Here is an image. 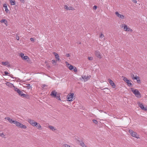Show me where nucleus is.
Masks as SVG:
<instances>
[{
	"label": "nucleus",
	"mask_w": 147,
	"mask_h": 147,
	"mask_svg": "<svg viewBox=\"0 0 147 147\" xmlns=\"http://www.w3.org/2000/svg\"><path fill=\"white\" fill-rule=\"evenodd\" d=\"M10 3L11 5H14L15 4L14 0H9Z\"/></svg>",
	"instance_id": "23"
},
{
	"label": "nucleus",
	"mask_w": 147,
	"mask_h": 147,
	"mask_svg": "<svg viewBox=\"0 0 147 147\" xmlns=\"http://www.w3.org/2000/svg\"><path fill=\"white\" fill-rule=\"evenodd\" d=\"M79 44H81V42H79Z\"/></svg>",
	"instance_id": "56"
},
{
	"label": "nucleus",
	"mask_w": 147,
	"mask_h": 147,
	"mask_svg": "<svg viewBox=\"0 0 147 147\" xmlns=\"http://www.w3.org/2000/svg\"><path fill=\"white\" fill-rule=\"evenodd\" d=\"M131 77H132V78H133V77H134V74H132L131 75Z\"/></svg>",
	"instance_id": "53"
},
{
	"label": "nucleus",
	"mask_w": 147,
	"mask_h": 147,
	"mask_svg": "<svg viewBox=\"0 0 147 147\" xmlns=\"http://www.w3.org/2000/svg\"><path fill=\"white\" fill-rule=\"evenodd\" d=\"M35 126H36L38 129H40V128L41 127V126L39 123H37V124Z\"/></svg>",
	"instance_id": "22"
},
{
	"label": "nucleus",
	"mask_w": 147,
	"mask_h": 147,
	"mask_svg": "<svg viewBox=\"0 0 147 147\" xmlns=\"http://www.w3.org/2000/svg\"><path fill=\"white\" fill-rule=\"evenodd\" d=\"M3 7L5 8V11H6V12L7 13L9 11V10L7 9V6H6L5 4H4L3 5Z\"/></svg>",
	"instance_id": "20"
},
{
	"label": "nucleus",
	"mask_w": 147,
	"mask_h": 147,
	"mask_svg": "<svg viewBox=\"0 0 147 147\" xmlns=\"http://www.w3.org/2000/svg\"><path fill=\"white\" fill-rule=\"evenodd\" d=\"M17 81L18 82H21V80H20V79H18L17 80Z\"/></svg>",
	"instance_id": "52"
},
{
	"label": "nucleus",
	"mask_w": 147,
	"mask_h": 147,
	"mask_svg": "<svg viewBox=\"0 0 147 147\" xmlns=\"http://www.w3.org/2000/svg\"><path fill=\"white\" fill-rule=\"evenodd\" d=\"M20 1L22 2H24V0H20Z\"/></svg>",
	"instance_id": "55"
},
{
	"label": "nucleus",
	"mask_w": 147,
	"mask_h": 147,
	"mask_svg": "<svg viewBox=\"0 0 147 147\" xmlns=\"http://www.w3.org/2000/svg\"><path fill=\"white\" fill-rule=\"evenodd\" d=\"M30 40L31 41H32L34 42V39L33 38H30Z\"/></svg>",
	"instance_id": "48"
},
{
	"label": "nucleus",
	"mask_w": 147,
	"mask_h": 147,
	"mask_svg": "<svg viewBox=\"0 0 147 147\" xmlns=\"http://www.w3.org/2000/svg\"><path fill=\"white\" fill-rule=\"evenodd\" d=\"M115 14L117 15V17H118L120 18L123 19L124 18V16L123 15L119 13L117 11H116L115 12Z\"/></svg>",
	"instance_id": "9"
},
{
	"label": "nucleus",
	"mask_w": 147,
	"mask_h": 147,
	"mask_svg": "<svg viewBox=\"0 0 147 147\" xmlns=\"http://www.w3.org/2000/svg\"><path fill=\"white\" fill-rule=\"evenodd\" d=\"M13 88H14V90H15V91L16 92H17L20 90V89H18V88H16L14 86H13Z\"/></svg>",
	"instance_id": "26"
},
{
	"label": "nucleus",
	"mask_w": 147,
	"mask_h": 147,
	"mask_svg": "<svg viewBox=\"0 0 147 147\" xmlns=\"http://www.w3.org/2000/svg\"><path fill=\"white\" fill-rule=\"evenodd\" d=\"M27 87L28 89H30L31 87V86H30V84H28L27 85Z\"/></svg>",
	"instance_id": "42"
},
{
	"label": "nucleus",
	"mask_w": 147,
	"mask_h": 147,
	"mask_svg": "<svg viewBox=\"0 0 147 147\" xmlns=\"http://www.w3.org/2000/svg\"><path fill=\"white\" fill-rule=\"evenodd\" d=\"M20 56L23 59V57L24 56V54L23 53H20Z\"/></svg>",
	"instance_id": "34"
},
{
	"label": "nucleus",
	"mask_w": 147,
	"mask_h": 147,
	"mask_svg": "<svg viewBox=\"0 0 147 147\" xmlns=\"http://www.w3.org/2000/svg\"><path fill=\"white\" fill-rule=\"evenodd\" d=\"M66 63L67 65V64H68V67L70 70H71L73 69L74 67L72 65H70V64L68 63L67 62H66Z\"/></svg>",
	"instance_id": "15"
},
{
	"label": "nucleus",
	"mask_w": 147,
	"mask_h": 147,
	"mask_svg": "<svg viewBox=\"0 0 147 147\" xmlns=\"http://www.w3.org/2000/svg\"><path fill=\"white\" fill-rule=\"evenodd\" d=\"M88 59L89 60H92L93 59V58L91 57H88Z\"/></svg>",
	"instance_id": "45"
},
{
	"label": "nucleus",
	"mask_w": 147,
	"mask_h": 147,
	"mask_svg": "<svg viewBox=\"0 0 147 147\" xmlns=\"http://www.w3.org/2000/svg\"><path fill=\"white\" fill-rule=\"evenodd\" d=\"M16 38L18 40H19V37L17 34L16 35Z\"/></svg>",
	"instance_id": "41"
},
{
	"label": "nucleus",
	"mask_w": 147,
	"mask_h": 147,
	"mask_svg": "<svg viewBox=\"0 0 147 147\" xmlns=\"http://www.w3.org/2000/svg\"><path fill=\"white\" fill-rule=\"evenodd\" d=\"M53 53L55 57V58L56 59V61H59L60 60V58L58 54L55 52H53Z\"/></svg>",
	"instance_id": "10"
},
{
	"label": "nucleus",
	"mask_w": 147,
	"mask_h": 147,
	"mask_svg": "<svg viewBox=\"0 0 147 147\" xmlns=\"http://www.w3.org/2000/svg\"><path fill=\"white\" fill-rule=\"evenodd\" d=\"M46 86H47V85L45 84H43L42 85V87L43 88H44Z\"/></svg>",
	"instance_id": "51"
},
{
	"label": "nucleus",
	"mask_w": 147,
	"mask_h": 147,
	"mask_svg": "<svg viewBox=\"0 0 147 147\" xmlns=\"http://www.w3.org/2000/svg\"><path fill=\"white\" fill-rule=\"evenodd\" d=\"M126 31L128 32H132V30L131 29H130V28H127V30H126Z\"/></svg>",
	"instance_id": "35"
},
{
	"label": "nucleus",
	"mask_w": 147,
	"mask_h": 147,
	"mask_svg": "<svg viewBox=\"0 0 147 147\" xmlns=\"http://www.w3.org/2000/svg\"><path fill=\"white\" fill-rule=\"evenodd\" d=\"M139 77L138 76H136L134 77H133V80H137L138 79V78H139Z\"/></svg>",
	"instance_id": "37"
},
{
	"label": "nucleus",
	"mask_w": 147,
	"mask_h": 147,
	"mask_svg": "<svg viewBox=\"0 0 147 147\" xmlns=\"http://www.w3.org/2000/svg\"><path fill=\"white\" fill-rule=\"evenodd\" d=\"M18 127L24 129H26L27 127L26 125H23V124L21 123L19 125Z\"/></svg>",
	"instance_id": "16"
},
{
	"label": "nucleus",
	"mask_w": 147,
	"mask_h": 147,
	"mask_svg": "<svg viewBox=\"0 0 147 147\" xmlns=\"http://www.w3.org/2000/svg\"><path fill=\"white\" fill-rule=\"evenodd\" d=\"M64 8L67 10H75V9L74 7L71 6L68 7L66 5L64 6Z\"/></svg>",
	"instance_id": "7"
},
{
	"label": "nucleus",
	"mask_w": 147,
	"mask_h": 147,
	"mask_svg": "<svg viewBox=\"0 0 147 147\" xmlns=\"http://www.w3.org/2000/svg\"><path fill=\"white\" fill-rule=\"evenodd\" d=\"M74 71L75 72H76L77 71V69L75 67H74Z\"/></svg>",
	"instance_id": "38"
},
{
	"label": "nucleus",
	"mask_w": 147,
	"mask_h": 147,
	"mask_svg": "<svg viewBox=\"0 0 147 147\" xmlns=\"http://www.w3.org/2000/svg\"><path fill=\"white\" fill-rule=\"evenodd\" d=\"M0 22L1 23H4L5 24H6L7 23V22L5 19H3L1 20L0 21Z\"/></svg>",
	"instance_id": "19"
},
{
	"label": "nucleus",
	"mask_w": 147,
	"mask_h": 147,
	"mask_svg": "<svg viewBox=\"0 0 147 147\" xmlns=\"http://www.w3.org/2000/svg\"><path fill=\"white\" fill-rule=\"evenodd\" d=\"M95 54L96 56L99 58H101V57L100 55V52L99 51H95Z\"/></svg>",
	"instance_id": "11"
},
{
	"label": "nucleus",
	"mask_w": 147,
	"mask_h": 147,
	"mask_svg": "<svg viewBox=\"0 0 147 147\" xmlns=\"http://www.w3.org/2000/svg\"><path fill=\"white\" fill-rule=\"evenodd\" d=\"M2 135H3L4 136V135L3 134V133H2L1 134H0V136H2Z\"/></svg>",
	"instance_id": "54"
},
{
	"label": "nucleus",
	"mask_w": 147,
	"mask_h": 147,
	"mask_svg": "<svg viewBox=\"0 0 147 147\" xmlns=\"http://www.w3.org/2000/svg\"><path fill=\"white\" fill-rule=\"evenodd\" d=\"M28 122L33 126H35L37 124V123L33 120L28 119Z\"/></svg>",
	"instance_id": "4"
},
{
	"label": "nucleus",
	"mask_w": 147,
	"mask_h": 147,
	"mask_svg": "<svg viewBox=\"0 0 147 147\" xmlns=\"http://www.w3.org/2000/svg\"><path fill=\"white\" fill-rule=\"evenodd\" d=\"M55 98H56L57 99H58L59 100H61L60 98V96L59 94H57V96Z\"/></svg>",
	"instance_id": "27"
},
{
	"label": "nucleus",
	"mask_w": 147,
	"mask_h": 147,
	"mask_svg": "<svg viewBox=\"0 0 147 147\" xmlns=\"http://www.w3.org/2000/svg\"><path fill=\"white\" fill-rule=\"evenodd\" d=\"M49 128L53 131H55L56 129L54 128V127L52 126H49Z\"/></svg>",
	"instance_id": "25"
},
{
	"label": "nucleus",
	"mask_w": 147,
	"mask_h": 147,
	"mask_svg": "<svg viewBox=\"0 0 147 147\" xmlns=\"http://www.w3.org/2000/svg\"><path fill=\"white\" fill-rule=\"evenodd\" d=\"M127 83L128 86L129 87L131 86L132 85V83L131 82H130V81L129 82H127Z\"/></svg>",
	"instance_id": "29"
},
{
	"label": "nucleus",
	"mask_w": 147,
	"mask_h": 147,
	"mask_svg": "<svg viewBox=\"0 0 147 147\" xmlns=\"http://www.w3.org/2000/svg\"><path fill=\"white\" fill-rule=\"evenodd\" d=\"M1 64L3 65H7L9 66L10 65L8 61L2 62L1 63Z\"/></svg>",
	"instance_id": "18"
},
{
	"label": "nucleus",
	"mask_w": 147,
	"mask_h": 147,
	"mask_svg": "<svg viewBox=\"0 0 147 147\" xmlns=\"http://www.w3.org/2000/svg\"><path fill=\"white\" fill-rule=\"evenodd\" d=\"M92 121L93 122V123H94L95 124H98V121L96 120H95V119H93L92 120Z\"/></svg>",
	"instance_id": "32"
},
{
	"label": "nucleus",
	"mask_w": 147,
	"mask_h": 147,
	"mask_svg": "<svg viewBox=\"0 0 147 147\" xmlns=\"http://www.w3.org/2000/svg\"><path fill=\"white\" fill-rule=\"evenodd\" d=\"M139 105L140 107L142 109L144 107V106L143 104L141 103H140L139 104Z\"/></svg>",
	"instance_id": "28"
},
{
	"label": "nucleus",
	"mask_w": 147,
	"mask_h": 147,
	"mask_svg": "<svg viewBox=\"0 0 147 147\" xmlns=\"http://www.w3.org/2000/svg\"><path fill=\"white\" fill-rule=\"evenodd\" d=\"M79 44H81V42H79Z\"/></svg>",
	"instance_id": "57"
},
{
	"label": "nucleus",
	"mask_w": 147,
	"mask_h": 147,
	"mask_svg": "<svg viewBox=\"0 0 147 147\" xmlns=\"http://www.w3.org/2000/svg\"><path fill=\"white\" fill-rule=\"evenodd\" d=\"M136 80H137V82L138 83H140V80L139 77V78H138V79Z\"/></svg>",
	"instance_id": "39"
},
{
	"label": "nucleus",
	"mask_w": 147,
	"mask_h": 147,
	"mask_svg": "<svg viewBox=\"0 0 147 147\" xmlns=\"http://www.w3.org/2000/svg\"><path fill=\"white\" fill-rule=\"evenodd\" d=\"M90 76H82V79H83L84 81V82H86L88 80L90 79Z\"/></svg>",
	"instance_id": "8"
},
{
	"label": "nucleus",
	"mask_w": 147,
	"mask_h": 147,
	"mask_svg": "<svg viewBox=\"0 0 147 147\" xmlns=\"http://www.w3.org/2000/svg\"><path fill=\"white\" fill-rule=\"evenodd\" d=\"M26 95L24 94H22L21 96H23V97H26Z\"/></svg>",
	"instance_id": "43"
},
{
	"label": "nucleus",
	"mask_w": 147,
	"mask_h": 147,
	"mask_svg": "<svg viewBox=\"0 0 147 147\" xmlns=\"http://www.w3.org/2000/svg\"><path fill=\"white\" fill-rule=\"evenodd\" d=\"M131 91L138 98L141 97V94L138 90L136 89H134L133 88H131Z\"/></svg>",
	"instance_id": "1"
},
{
	"label": "nucleus",
	"mask_w": 147,
	"mask_h": 147,
	"mask_svg": "<svg viewBox=\"0 0 147 147\" xmlns=\"http://www.w3.org/2000/svg\"><path fill=\"white\" fill-rule=\"evenodd\" d=\"M132 1L133 2L135 3H137L136 0H132Z\"/></svg>",
	"instance_id": "49"
},
{
	"label": "nucleus",
	"mask_w": 147,
	"mask_h": 147,
	"mask_svg": "<svg viewBox=\"0 0 147 147\" xmlns=\"http://www.w3.org/2000/svg\"><path fill=\"white\" fill-rule=\"evenodd\" d=\"M78 141L80 143V145L82 147H87V146L85 145L84 142L80 140H78Z\"/></svg>",
	"instance_id": "13"
},
{
	"label": "nucleus",
	"mask_w": 147,
	"mask_h": 147,
	"mask_svg": "<svg viewBox=\"0 0 147 147\" xmlns=\"http://www.w3.org/2000/svg\"><path fill=\"white\" fill-rule=\"evenodd\" d=\"M123 80L124 81V82H126V83H127V82H129V80L125 77H123Z\"/></svg>",
	"instance_id": "24"
},
{
	"label": "nucleus",
	"mask_w": 147,
	"mask_h": 147,
	"mask_svg": "<svg viewBox=\"0 0 147 147\" xmlns=\"http://www.w3.org/2000/svg\"><path fill=\"white\" fill-rule=\"evenodd\" d=\"M74 94L73 93H70L67 96V98L68 100L69 101H73Z\"/></svg>",
	"instance_id": "3"
},
{
	"label": "nucleus",
	"mask_w": 147,
	"mask_h": 147,
	"mask_svg": "<svg viewBox=\"0 0 147 147\" xmlns=\"http://www.w3.org/2000/svg\"><path fill=\"white\" fill-rule=\"evenodd\" d=\"M63 147H70V145L67 144H64L63 145Z\"/></svg>",
	"instance_id": "31"
},
{
	"label": "nucleus",
	"mask_w": 147,
	"mask_h": 147,
	"mask_svg": "<svg viewBox=\"0 0 147 147\" xmlns=\"http://www.w3.org/2000/svg\"><path fill=\"white\" fill-rule=\"evenodd\" d=\"M57 95V92L55 90L52 91L50 94V95L53 98L56 97Z\"/></svg>",
	"instance_id": "6"
},
{
	"label": "nucleus",
	"mask_w": 147,
	"mask_h": 147,
	"mask_svg": "<svg viewBox=\"0 0 147 147\" xmlns=\"http://www.w3.org/2000/svg\"><path fill=\"white\" fill-rule=\"evenodd\" d=\"M108 81L111 85L113 88H114L116 87V85L113 81L111 79H108Z\"/></svg>",
	"instance_id": "5"
},
{
	"label": "nucleus",
	"mask_w": 147,
	"mask_h": 147,
	"mask_svg": "<svg viewBox=\"0 0 147 147\" xmlns=\"http://www.w3.org/2000/svg\"><path fill=\"white\" fill-rule=\"evenodd\" d=\"M129 132L132 137H134L137 139L139 138L138 135L133 130L130 129L129 131Z\"/></svg>",
	"instance_id": "2"
},
{
	"label": "nucleus",
	"mask_w": 147,
	"mask_h": 147,
	"mask_svg": "<svg viewBox=\"0 0 147 147\" xmlns=\"http://www.w3.org/2000/svg\"><path fill=\"white\" fill-rule=\"evenodd\" d=\"M52 62L53 64H54V65H55L56 64V61H55V60H53L52 61Z\"/></svg>",
	"instance_id": "33"
},
{
	"label": "nucleus",
	"mask_w": 147,
	"mask_h": 147,
	"mask_svg": "<svg viewBox=\"0 0 147 147\" xmlns=\"http://www.w3.org/2000/svg\"><path fill=\"white\" fill-rule=\"evenodd\" d=\"M121 28L123 27V30L125 31H126L127 30V26L125 24H122L121 25Z\"/></svg>",
	"instance_id": "12"
},
{
	"label": "nucleus",
	"mask_w": 147,
	"mask_h": 147,
	"mask_svg": "<svg viewBox=\"0 0 147 147\" xmlns=\"http://www.w3.org/2000/svg\"><path fill=\"white\" fill-rule=\"evenodd\" d=\"M142 110L144 111H147V107H144L142 109Z\"/></svg>",
	"instance_id": "47"
},
{
	"label": "nucleus",
	"mask_w": 147,
	"mask_h": 147,
	"mask_svg": "<svg viewBox=\"0 0 147 147\" xmlns=\"http://www.w3.org/2000/svg\"><path fill=\"white\" fill-rule=\"evenodd\" d=\"M13 123L15 124L18 127L19 126V125H20V123L18 122V121H14V122Z\"/></svg>",
	"instance_id": "21"
},
{
	"label": "nucleus",
	"mask_w": 147,
	"mask_h": 147,
	"mask_svg": "<svg viewBox=\"0 0 147 147\" xmlns=\"http://www.w3.org/2000/svg\"><path fill=\"white\" fill-rule=\"evenodd\" d=\"M97 8V7L96 5H94L93 7V9L94 10H96Z\"/></svg>",
	"instance_id": "46"
},
{
	"label": "nucleus",
	"mask_w": 147,
	"mask_h": 147,
	"mask_svg": "<svg viewBox=\"0 0 147 147\" xmlns=\"http://www.w3.org/2000/svg\"><path fill=\"white\" fill-rule=\"evenodd\" d=\"M5 119L7 120L11 123H13L14 122V120H13L9 117H6Z\"/></svg>",
	"instance_id": "14"
},
{
	"label": "nucleus",
	"mask_w": 147,
	"mask_h": 147,
	"mask_svg": "<svg viewBox=\"0 0 147 147\" xmlns=\"http://www.w3.org/2000/svg\"><path fill=\"white\" fill-rule=\"evenodd\" d=\"M18 93L21 96V95H22V94L23 93V92L21 91L20 90L18 92Z\"/></svg>",
	"instance_id": "36"
},
{
	"label": "nucleus",
	"mask_w": 147,
	"mask_h": 147,
	"mask_svg": "<svg viewBox=\"0 0 147 147\" xmlns=\"http://www.w3.org/2000/svg\"><path fill=\"white\" fill-rule=\"evenodd\" d=\"M28 59H29V58H28V57L27 56H24L23 59L25 60H27Z\"/></svg>",
	"instance_id": "30"
},
{
	"label": "nucleus",
	"mask_w": 147,
	"mask_h": 147,
	"mask_svg": "<svg viewBox=\"0 0 147 147\" xmlns=\"http://www.w3.org/2000/svg\"><path fill=\"white\" fill-rule=\"evenodd\" d=\"M4 73L5 75H7L8 74H9V73L7 71H4Z\"/></svg>",
	"instance_id": "44"
},
{
	"label": "nucleus",
	"mask_w": 147,
	"mask_h": 147,
	"mask_svg": "<svg viewBox=\"0 0 147 147\" xmlns=\"http://www.w3.org/2000/svg\"><path fill=\"white\" fill-rule=\"evenodd\" d=\"M104 35L102 34H101L100 36V38H102L104 37Z\"/></svg>",
	"instance_id": "40"
},
{
	"label": "nucleus",
	"mask_w": 147,
	"mask_h": 147,
	"mask_svg": "<svg viewBox=\"0 0 147 147\" xmlns=\"http://www.w3.org/2000/svg\"><path fill=\"white\" fill-rule=\"evenodd\" d=\"M5 84L7 86H8L10 87H11L12 86L13 87V86H14L13 84H12L8 82H6Z\"/></svg>",
	"instance_id": "17"
},
{
	"label": "nucleus",
	"mask_w": 147,
	"mask_h": 147,
	"mask_svg": "<svg viewBox=\"0 0 147 147\" xmlns=\"http://www.w3.org/2000/svg\"><path fill=\"white\" fill-rule=\"evenodd\" d=\"M70 55V54L69 53L66 54V56L67 57H69Z\"/></svg>",
	"instance_id": "50"
}]
</instances>
